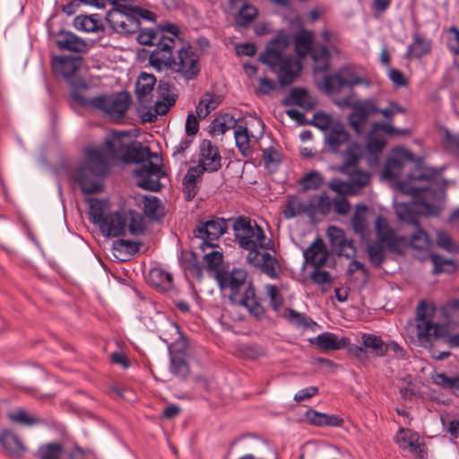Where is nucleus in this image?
Instances as JSON below:
<instances>
[{
  "label": "nucleus",
  "instance_id": "obj_8",
  "mask_svg": "<svg viewBox=\"0 0 459 459\" xmlns=\"http://www.w3.org/2000/svg\"><path fill=\"white\" fill-rule=\"evenodd\" d=\"M375 230L377 238L367 246V252L372 265L380 267L385 258L384 245L390 252L402 254L408 241L406 237L397 236L383 216L376 219Z\"/></svg>",
  "mask_w": 459,
  "mask_h": 459
},
{
  "label": "nucleus",
  "instance_id": "obj_47",
  "mask_svg": "<svg viewBox=\"0 0 459 459\" xmlns=\"http://www.w3.org/2000/svg\"><path fill=\"white\" fill-rule=\"evenodd\" d=\"M257 14V9L245 2V4L240 8L238 15L236 16V24L243 28L247 27Z\"/></svg>",
  "mask_w": 459,
  "mask_h": 459
},
{
  "label": "nucleus",
  "instance_id": "obj_27",
  "mask_svg": "<svg viewBox=\"0 0 459 459\" xmlns=\"http://www.w3.org/2000/svg\"><path fill=\"white\" fill-rule=\"evenodd\" d=\"M325 138L330 150L337 152L343 144L349 142L350 136L342 125L336 124L325 134Z\"/></svg>",
  "mask_w": 459,
  "mask_h": 459
},
{
  "label": "nucleus",
  "instance_id": "obj_52",
  "mask_svg": "<svg viewBox=\"0 0 459 459\" xmlns=\"http://www.w3.org/2000/svg\"><path fill=\"white\" fill-rule=\"evenodd\" d=\"M345 86L342 74L336 73L327 75L325 78V88L327 93L334 94L340 92Z\"/></svg>",
  "mask_w": 459,
  "mask_h": 459
},
{
  "label": "nucleus",
  "instance_id": "obj_34",
  "mask_svg": "<svg viewBox=\"0 0 459 459\" xmlns=\"http://www.w3.org/2000/svg\"><path fill=\"white\" fill-rule=\"evenodd\" d=\"M314 33L309 30H301L295 36V49L300 58L310 53L313 46Z\"/></svg>",
  "mask_w": 459,
  "mask_h": 459
},
{
  "label": "nucleus",
  "instance_id": "obj_18",
  "mask_svg": "<svg viewBox=\"0 0 459 459\" xmlns=\"http://www.w3.org/2000/svg\"><path fill=\"white\" fill-rule=\"evenodd\" d=\"M94 147H89L85 151V164L78 169V181L81 185L82 191L85 194H95L102 190V184L100 178L106 177L107 175H97L89 166L88 153L91 149Z\"/></svg>",
  "mask_w": 459,
  "mask_h": 459
},
{
  "label": "nucleus",
  "instance_id": "obj_12",
  "mask_svg": "<svg viewBox=\"0 0 459 459\" xmlns=\"http://www.w3.org/2000/svg\"><path fill=\"white\" fill-rule=\"evenodd\" d=\"M175 87L167 82L160 81L158 84L159 100L151 108L139 110L143 122H153L158 116L165 115L176 102Z\"/></svg>",
  "mask_w": 459,
  "mask_h": 459
},
{
  "label": "nucleus",
  "instance_id": "obj_58",
  "mask_svg": "<svg viewBox=\"0 0 459 459\" xmlns=\"http://www.w3.org/2000/svg\"><path fill=\"white\" fill-rule=\"evenodd\" d=\"M338 72L342 74V78L343 79V82L346 87L352 88L362 82V80L350 67H342L338 70Z\"/></svg>",
  "mask_w": 459,
  "mask_h": 459
},
{
  "label": "nucleus",
  "instance_id": "obj_1",
  "mask_svg": "<svg viewBox=\"0 0 459 459\" xmlns=\"http://www.w3.org/2000/svg\"><path fill=\"white\" fill-rule=\"evenodd\" d=\"M399 188L403 194L411 195L413 198L411 203H401L395 206L397 217L416 228L410 239L406 238L407 246L410 245L418 250H426L430 246V240L428 234L419 228V216L438 215L440 204L445 199V187L433 188L431 186L414 187L406 182H401Z\"/></svg>",
  "mask_w": 459,
  "mask_h": 459
},
{
  "label": "nucleus",
  "instance_id": "obj_2",
  "mask_svg": "<svg viewBox=\"0 0 459 459\" xmlns=\"http://www.w3.org/2000/svg\"><path fill=\"white\" fill-rule=\"evenodd\" d=\"M126 136V132L113 131L107 135L103 144L89 151V166L95 174L108 175L110 162L117 160L145 165L147 161H152V158L159 159L158 154L152 152L148 146L140 143L129 146L125 142Z\"/></svg>",
  "mask_w": 459,
  "mask_h": 459
},
{
  "label": "nucleus",
  "instance_id": "obj_25",
  "mask_svg": "<svg viewBox=\"0 0 459 459\" xmlns=\"http://www.w3.org/2000/svg\"><path fill=\"white\" fill-rule=\"evenodd\" d=\"M327 237L333 250L339 255H349L345 254L346 248L353 249L351 240H348L345 237V232L338 227L330 226L327 229Z\"/></svg>",
  "mask_w": 459,
  "mask_h": 459
},
{
  "label": "nucleus",
  "instance_id": "obj_51",
  "mask_svg": "<svg viewBox=\"0 0 459 459\" xmlns=\"http://www.w3.org/2000/svg\"><path fill=\"white\" fill-rule=\"evenodd\" d=\"M324 183V178L322 174L318 171H311L306 174L300 181L302 189L304 191L307 190H316L318 189Z\"/></svg>",
  "mask_w": 459,
  "mask_h": 459
},
{
  "label": "nucleus",
  "instance_id": "obj_21",
  "mask_svg": "<svg viewBox=\"0 0 459 459\" xmlns=\"http://www.w3.org/2000/svg\"><path fill=\"white\" fill-rule=\"evenodd\" d=\"M56 44L62 51L74 53H86L89 48V43L76 34L68 30H61L56 35Z\"/></svg>",
  "mask_w": 459,
  "mask_h": 459
},
{
  "label": "nucleus",
  "instance_id": "obj_56",
  "mask_svg": "<svg viewBox=\"0 0 459 459\" xmlns=\"http://www.w3.org/2000/svg\"><path fill=\"white\" fill-rule=\"evenodd\" d=\"M61 453L62 446L56 443L42 446L39 449L40 459H60Z\"/></svg>",
  "mask_w": 459,
  "mask_h": 459
},
{
  "label": "nucleus",
  "instance_id": "obj_39",
  "mask_svg": "<svg viewBox=\"0 0 459 459\" xmlns=\"http://www.w3.org/2000/svg\"><path fill=\"white\" fill-rule=\"evenodd\" d=\"M237 126V119L232 115L226 113L215 118L210 128L213 134L220 135L230 129H236Z\"/></svg>",
  "mask_w": 459,
  "mask_h": 459
},
{
  "label": "nucleus",
  "instance_id": "obj_28",
  "mask_svg": "<svg viewBox=\"0 0 459 459\" xmlns=\"http://www.w3.org/2000/svg\"><path fill=\"white\" fill-rule=\"evenodd\" d=\"M300 214H313L309 202H304L298 196H289L283 215L286 219H292Z\"/></svg>",
  "mask_w": 459,
  "mask_h": 459
},
{
  "label": "nucleus",
  "instance_id": "obj_14",
  "mask_svg": "<svg viewBox=\"0 0 459 459\" xmlns=\"http://www.w3.org/2000/svg\"><path fill=\"white\" fill-rule=\"evenodd\" d=\"M228 229L227 221L223 218L213 217L211 220L201 222L195 230V236L203 240L201 248L205 251V247L215 248L213 241L222 236Z\"/></svg>",
  "mask_w": 459,
  "mask_h": 459
},
{
  "label": "nucleus",
  "instance_id": "obj_20",
  "mask_svg": "<svg viewBox=\"0 0 459 459\" xmlns=\"http://www.w3.org/2000/svg\"><path fill=\"white\" fill-rule=\"evenodd\" d=\"M127 220L126 212H115L108 213L100 229L107 237H118L126 231Z\"/></svg>",
  "mask_w": 459,
  "mask_h": 459
},
{
  "label": "nucleus",
  "instance_id": "obj_7",
  "mask_svg": "<svg viewBox=\"0 0 459 459\" xmlns=\"http://www.w3.org/2000/svg\"><path fill=\"white\" fill-rule=\"evenodd\" d=\"M88 88L85 84L75 88L71 92V98L83 107H91L100 109L113 121L124 118L131 105V97L127 92L122 91L114 95H100L87 98L84 91Z\"/></svg>",
  "mask_w": 459,
  "mask_h": 459
},
{
  "label": "nucleus",
  "instance_id": "obj_15",
  "mask_svg": "<svg viewBox=\"0 0 459 459\" xmlns=\"http://www.w3.org/2000/svg\"><path fill=\"white\" fill-rule=\"evenodd\" d=\"M221 160L222 157L218 146L214 143L207 139L200 143L197 165L206 172L213 173L221 168Z\"/></svg>",
  "mask_w": 459,
  "mask_h": 459
},
{
  "label": "nucleus",
  "instance_id": "obj_54",
  "mask_svg": "<svg viewBox=\"0 0 459 459\" xmlns=\"http://www.w3.org/2000/svg\"><path fill=\"white\" fill-rule=\"evenodd\" d=\"M367 149L368 152L377 155L382 152L386 142L382 138L376 135V133L371 131L367 136Z\"/></svg>",
  "mask_w": 459,
  "mask_h": 459
},
{
  "label": "nucleus",
  "instance_id": "obj_17",
  "mask_svg": "<svg viewBox=\"0 0 459 459\" xmlns=\"http://www.w3.org/2000/svg\"><path fill=\"white\" fill-rule=\"evenodd\" d=\"M394 442L400 449L409 451L420 459L427 456L425 445L420 441V435L410 429L400 428L394 436Z\"/></svg>",
  "mask_w": 459,
  "mask_h": 459
},
{
  "label": "nucleus",
  "instance_id": "obj_40",
  "mask_svg": "<svg viewBox=\"0 0 459 459\" xmlns=\"http://www.w3.org/2000/svg\"><path fill=\"white\" fill-rule=\"evenodd\" d=\"M314 213L327 215L333 210V200L324 192L320 195H314L308 200Z\"/></svg>",
  "mask_w": 459,
  "mask_h": 459
},
{
  "label": "nucleus",
  "instance_id": "obj_63",
  "mask_svg": "<svg viewBox=\"0 0 459 459\" xmlns=\"http://www.w3.org/2000/svg\"><path fill=\"white\" fill-rule=\"evenodd\" d=\"M263 160L267 169L276 167L279 164L278 152L273 147L263 150Z\"/></svg>",
  "mask_w": 459,
  "mask_h": 459
},
{
  "label": "nucleus",
  "instance_id": "obj_29",
  "mask_svg": "<svg viewBox=\"0 0 459 459\" xmlns=\"http://www.w3.org/2000/svg\"><path fill=\"white\" fill-rule=\"evenodd\" d=\"M74 26L81 31L98 32L104 30L99 14H81L74 18Z\"/></svg>",
  "mask_w": 459,
  "mask_h": 459
},
{
  "label": "nucleus",
  "instance_id": "obj_61",
  "mask_svg": "<svg viewBox=\"0 0 459 459\" xmlns=\"http://www.w3.org/2000/svg\"><path fill=\"white\" fill-rule=\"evenodd\" d=\"M447 47L455 56H459V30L455 27L447 30Z\"/></svg>",
  "mask_w": 459,
  "mask_h": 459
},
{
  "label": "nucleus",
  "instance_id": "obj_11",
  "mask_svg": "<svg viewBox=\"0 0 459 459\" xmlns=\"http://www.w3.org/2000/svg\"><path fill=\"white\" fill-rule=\"evenodd\" d=\"M435 307L426 301H420L416 311V334L422 345H427L431 337L442 335L443 327L433 322Z\"/></svg>",
  "mask_w": 459,
  "mask_h": 459
},
{
  "label": "nucleus",
  "instance_id": "obj_48",
  "mask_svg": "<svg viewBox=\"0 0 459 459\" xmlns=\"http://www.w3.org/2000/svg\"><path fill=\"white\" fill-rule=\"evenodd\" d=\"M432 379L436 385L450 389L459 396V376L449 377L445 373H437Z\"/></svg>",
  "mask_w": 459,
  "mask_h": 459
},
{
  "label": "nucleus",
  "instance_id": "obj_59",
  "mask_svg": "<svg viewBox=\"0 0 459 459\" xmlns=\"http://www.w3.org/2000/svg\"><path fill=\"white\" fill-rule=\"evenodd\" d=\"M265 290L270 298V304L273 310L277 311L283 303L282 296L278 290V288L272 284H267L265 286Z\"/></svg>",
  "mask_w": 459,
  "mask_h": 459
},
{
  "label": "nucleus",
  "instance_id": "obj_62",
  "mask_svg": "<svg viewBox=\"0 0 459 459\" xmlns=\"http://www.w3.org/2000/svg\"><path fill=\"white\" fill-rule=\"evenodd\" d=\"M333 209L339 215H346L351 210V204L342 195L333 199Z\"/></svg>",
  "mask_w": 459,
  "mask_h": 459
},
{
  "label": "nucleus",
  "instance_id": "obj_22",
  "mask_svg": "<svg viewBox=\"0 0 459 459\" xmlns=\"http://www.w3.org/2000/svg\"><path fill=\"white\" fill-rule=\"evenodd\" d=\"M82 63V57L71 56H54L51 60L53 72L66 79L71 78L77 72Z\"/></svg>",
  "mask_w": 459,
  "mask_h": 459
},
{
  "label": "nucleus",
  "instance_id": "obj_16",
  "mask_svg": "<svg viewBox=\"0 0 459 459\" xmlns=\"http://www.w3.org/2000/svg\"><path fill=\"white\" fill-rule=\"evenodd\" d=\"M163 174L160 165L147 161L145 165H140L134 170L137 178V186L150 191H159L160 188V178Z\"/></svg>",
  "mask_w": 459,
  "mask_h": 459
},
{
  "label": "nucleus",
  "instance_id": "obj_3",
  "mask_svg": "<svg viewBox=\"0 0 459 459\" xmlns=\"http://www.w3.org/2000/svg\"><path fill=\"white\" fill-rule=\"evenodd\" d=\"M215 279L220 289L229 293L232 305L246 308L251 315L260 317L264 308L257 301L253 283L247 281V273L241 268L218 271Z\"/></svg>",
  "mask_w": 459,
  "mask_h": 459
},
{
  "label": "nucleus",
  "instance_id": "obj_35",
  "mask_svg": "<svg viewBox=\"0 0 459 459\" xmlns=\"http://www.w3.org/2000/svg\"><path fill=\"white\" fill-rule=\"evenodd\" d=\"M348 176V182L351 188V194H357L364 186H366L370 180V174L358 169H352L350 172H345Z\"/></svg>",
  "mask_w": 459,
  "mask_h": 459
},
{
  "label": "nucleus",
  "instance_id": "obj_55",
  "mask_svg": "<svg viewBox=\"0 0 459 459\" xmlns=\"http://www.w3.org/2000/svg\"><path fill=\"white\" fill-rule=\"evenodd\" d=\"M373 106L377 110L372 111L371 115L380 113L387 119H392L395 115L405 112V109L395 101H389L388 106L385 108H377L374 101Z\"/></svg>",
  "mask_w": 459,
  "mask_h": 459
},
{
  "label": "nucleus",
  "instance_id": "obj_10",
  "mask_svg": "<svg viewBox=\"0 0 459 459\" xmlns=\"http://www.w3.org/2000/svg\"><path fill=\"white\" fill-rule=\"evenodd\" d=\"M232 228L239 247L248 253H258L259 248L273 249V241L267 238L264 230L250 219L238 217L234 221Z\"/></svg>",
  "mask_w": 459,
  "mask_h": 459
},
{
  "label": "nucleus",
  "instance_id": "obj_13",
  "mask_svg": "<svg viewBox=\"0 0 459 459\" xmlns=\"http://www.w3.org/2000/svg\"><path fill=\"white\" fill-rule=\"evenodd\" d=\"M342 105L352 109L348 117L351 128L357 134H362L368 117L371 116L372 111L377 110L373 106V100H358L352 101L351 97H346L342 100Z\"/></svg>",
  "mask_w": 459,
  "mask_h": 459
},
{
  "label": "nucleus",
  "instance_id": "obj_50",
  "mask_svg": "<svg viewBox=\"0 0 459 459\" xmlns=\"http://www.w3.org/2000/svg\"><path fill=\"white\" fill-rule=\"evenodd\" d=\"M170 372L177 377L186 378L189 374V366L181 356L172 355L170 357Z\"/></svg>",
  "mask_w": 459,
  "mask_h": 459
},
{
  "label": "nucleus",
  "instance_id": "obj_33",
  "mask_svg": "<svg viewBox=\"0 0 459 459\" xmlns=\"http://www.w3.org/2000/svg\"><path fill=\"white\" fill-rule=\"evenodd\" d=\"M150 281L160 290H169L173 285V276L160 267H154L149 273Z\"/></svg>",
  "mask_w": 459,
  "mask_h": 459
},
{
  "label": "nucleus",
  "instance_id": "obj_46",
  "mask_svg": "<svg viewBox=\"0 0 459 459\" xmlns=\"http://www.w3.org/2000/svg\"><path fill=\"white\" fill-rule=\"evenodd\" d=\"M429 259L433 264V274H439L441 273H453L455 270V265L451 259L444 258L437 254H430Z\"/></svg>",
  "mask_w": 459,
  "mask_h": 459
},
{
  "label": "nucleus",
  "instance_id": "obj_41",
  "mask_svg": "<svg viewBox=\"0 0 459 459\" xmlns=\"http://www.w3.org/2000/svg\"><path fill=\"white\" fill-rule=\"evenodd\" d=\"M290 325L298 328L307 329L316 323L306 314L298 312L292 308H286L282 316Z\"/></svg>",
  "mask_w": 459,
  "mask_h": 459
},
{
  "label": "nucleus",
  "instance_id": "obj_26",
  "mask_svg": "<svg viewBox=\"0 0 459 459\" xmlns=\"http://www.w3.org/2000/svg\"><path fill=\"white\" fill-rule=\"evenodd\" d=\"M345 340L344 338L339 340L338 336L333 333L324 332L314 338H310L309 342L324 351H337L344 347Z\"/></svg>",
  "mask_w": 459,
  "mask_h": 459
},
{
  "label": "nucleus",
  "instance_id": "obj_57",
  "mask_svg": "<svg viewBox=\"0 0 459 459\" xmlns=\"http://www.w3.org/2000/svg\"><path fill=\"white\" fill-rule=\"evenodd\" d=\"M309 54L315 62L322 63V69L327 68L330 54L326 47L315 45Z\"/></svg>",
  "mask_w": 459,
  "mask_h": 459
},
{
  "label": "nucleus",
  "instance_id": "obj_49",
  "mask_svg": "<svg viewBox=\"0 0 459 459\" xmlns=\"http://www.w3.org/2000/svg\"><path fill=\"white\" fill-rule=\"evenodd\" d=\"M143 212L151 219H158L161 214L160 200L152 195L143 197Z\"/></svg>",
  "mask_w": 459,
  "mask_h": 459
},
{
  "label": "nucleus",
  "instance_id": "obj_9",
  "mask_svg": "<svg viewBox=\"0 0 459 459\" xmlns=\"http://www.w3.org/2000/svg\"><path fill=\"white\" fill-rule=\"evenodd\" d=\"M112 7L106 14L109 26L119 34H134L140 29V20L154 21L155 14L146 9L122 2H108Z\"/></svg>",
  "mask_w": 459,
  "mask_h": 459
},
{
  "label": "nucleus",
  "instance_id": "obj_42",
  "mask_svg": "<svg viewBox=\"0 0 459 459\" xmlns=\"http://www.w3.org/2000/svg\"><path fill=\"white\" fill-rule=\"evenodd\" d=\"M182 266L193 277L201 279L203 276V269L200 265L198 259L194 252L186 251L182 253L181 259Z\"/></svg>",
  "mask_w": 459,
  "mask_h": 459
},
{
  "label": "nucleus",
  "instance_id": "obj_23",
  "mask_svg": "<svg viewBox=\"0 0 459 459\" xmlns=\"http://www.w3.org/2000/svg\"><path fill=\"white\" fill-rule=\"evenodd\" d=\"M303 256L307 264H311L316 268L323 266L327 260V253L323 240L316 238L304 250Z\"/></svg>",
  "mask_w": 459,
  "mask_h": 459
},
{
  "label": "nucleus",
  "instance_id": "obj_19",
  "mask_svg": "<svg viewBox=\"0 0 459 459\" xmlns=\"http://www.w3.org/2000/svg\"><path fill=\"white\" fill-rule=\"evenodd\" d=\"M247 261L252 266L258 268L271 279H277L281 272L278 260L269 253H248Z\"/></svg>",
  "mask_w": 459,
  "mask_h": 459
},
{
  "label": "nucleus",
  "instance_id": "obj_30",
  "mask_svg": "<svg viewBox=\"0 0 459 459\" xmlns=\"http://www.w3.org/2000/svg\"><path fill=\"white\" fill-rule=\"evenodd\" d=\"M155 83L154 75L146 73L141 74L135 85V92L140 101H149Z\"/></svg>",
  "mask_w": 459,
  "mask_h": 459
},
{
  "label": "nucleus",
  "instance_id": "obj_24",
  "mask_svg": "<svg viewBox=\"0 0 459 459\" xmlns=\"http://www.w3.org/2000/svg\"><path fill=\"white\" fill-rule=\"evenodd\" d=\"M431 48V39L416 32L412 35V42L407 48L406 56L418 59L429 54Z\"/></svg>",
  "mask_w": 459,
  "mask_h": 459
},
{
  "label": "nucleus",
  "instance_id": "obj_31",
  "mask_svg": "<svg viewBox=\"0 0 459 459\" xmlns=\"http://www.w3.org/2000/svg\"><path fill=\"white\" fill-rule=\"evenodd\" d=\"M368 207L363 204L356 205L355 212L351 217V226L355 233L364 237L368 232V222L367 220Z\"/></svg>",
  "mask_w": 459,
  "mask_h": 459
},
{
  "label": "nucleus",
  "instance_id": "obj_6",
  "mask_svg": "<svg viewBox=\"0 0 459 459\" xmlns=\"http://www.w3.org/2000/svg\"><path fill=\"white\" fill-rule=\"evenodd\" d=\"M159 46V49L163 50V55L161 57H157L158 52H155L152 56L153 65L156 63L163 65L185 81H191L198 76L201 71L200 56L192 47L181 48L173 56L172 48L175 46L173 38L162 39Z\"/></svg>",
  "mask_w": 459,
  "mask_h": 459
},
{
  "label": "nucleus",
  "instance_id": "obj_4",
  "mask_svg": "<svg viewBox=\"0 0 459 459\" xmlns=\"http://www.w3.org/2000/svg\"><path fill=\"white\" fill-rule=\"evenodd\" d=\"M289 46V36L281 34L273 39L259 56V61L271 68L281 85L292 83L301 71L300 61L287 53Z\"/></svg>",
  "mask_w": 459,
  "mask_h": 459
},
{
  "label": "nucleus",
  "instance_id": "obj_53",
  "mask_svg": "<svg viewBox=\"0 0 459 459\" xmlns=\"http://www.w3.org/2000/svg\"><path fill=\"white\" fill-rule=\"evenodd\" d=\"M205 268L208 271L215 272L221 271L219 269L222 264L223 255L221 251L212 248V250L206 253L204 256Z\"/></svg>",
  "mask_w": 459,
  "mask_h": 459
},
{
  "label": "nucleus",
  "instance_id": "obj_45",
  "mask_svg": "<svg viewBox=\"0 0 459 459\" xmlns=\"http://www.w3.org/2000/svg\"><path fill=\"white\" fill-rule=\"evenodd\" d=\"M127 227L130 235L138 237L143 234L145 230V225L143 218L141 214L136 212L130 211L126 212Z\"/></svg>",
  "mask_w": 459,
  "mask_h": 459
},
{
  "label": "nucleus",
  "instance_id": "obj_64",
  "mask_svg": "<svg viewBox=\"0 0 459 459\" xmlns=\"http://www.w3.org/2000/svg\"><path fill=\"white\" fill-rule=\"evenodd\" d=\"M333 124V118L331 117V116L327 115V114H325V113H316L315 114L314 116V125L322 129V130H326V129H331L333 126H332Z\"/></svg>",
  "mask_w": 459,
  "mask_h": 459
},
{
  "label": "nucleus",
  "instance_id": "obj_32",
  "mask_svg": "<svg viewBox=\"0 0 459 459\" xmlns=\"http://www.w3.org/2000/svg\"><path fill=\"white\" fill-rule=\"evenodd\" d=\"M168 38L167 36L161 34H157L153 30L144 29L142 30L138 36L137 40L141 45H151L155 46V48L153 49L152 55H151V63L152 64V56L157 51V57H161V55H163V50L159 49V44L161 41L162 39Z\"/></svg>",
  "mask_w": 459,
  "mask_h": 459
},
{
  "label": "nucleus",
  "instance_id": "obj_38",
  "mask_svg": "<svg viewBox=\"0 0 459 459\" xmlns=\"http://www.w3.org/2000/svg\"><path fill=\"white\" fill-rule=\"evenodd\" d=\"M0 442L6 451L13 455H20L25 450V446L21 439L9 430L2 433Z\"/></svg>",
  "mask_w": 459,
  "mask_h": 459
},
{
  "label": "nucleus",
  "instance_id": "obj_60",
  "mask_svg": "<svg viewBox=\"0 0 459 459\" xmlns=\"http://www.w3.org/2000/svg\"><path fill=\"white\" fill-rule=\"evenodd\" d=\"M437 244L439 247L450 252L454 253L457 251L456 245L453 242L450 236L445 231H437Z\"/></svg>",
  "mask_w": 459,
  "mask_h": 459
},
{
  "label": "nucleus",
  "instance_id": "obj_36",
  "mask_svg": "<svg viewBox=\"0 0 459 459\" xmlns=\"http://www.w3.org/2000/svg\"><path fill=\"white\" fill-rule=\"evenodd\" d=\"M360 155V149L358 144L352 143L349 144L343 152V164L337 168L340 173L350 172L352 169H357L356 164Z\"/></svg>",
  "mask_w": 459,
  "mask_h": 459
},
{
  "label": "nucleus",
  "instance_id": "obj_5",
  "mask_svg": "<svg viewBox=\"0 0 459 459\" xmlns=\"http://www.w3.org/2000/svg\"><path fill=\"white\" fill-rule=\"evenodd\" d=\"M407 166H411L408 174L409 181L403 180L397 183V188L402 193L403 192L399 188L401 182H406L413 186L411 181L426 180L431 184L436 178L435 169L426 167L421 158H416L411 152L403 148L393 149L381 172V178L388 180L395 179L402 175L403 169ZM414 187L416 186H414Z\"/></svg>",
  "mask_w": 459,
  "mask_h": 459
},
{
  "label": "nucleus",
  "instance_id": "obj_43",
  "mask_svg": "<svg viewBox=\"0 0 459 459\" xmlns=\"http://www.w3.org/2000/svg\"><path fill=\"white\" fill-rule=\"evenodd\" d=\"M107 201L91 199L90 201L89 217L93 224L100 226L106 216Z\"/></svg>",
  "mask_w": 459,
  "mask_h": 459
},
{
  "label": "nucleus",
  "instance_id": "obj_44",
  "mask_svg": "<svg viewBox=\"0 0 459 459\" xmlns=\"http://www.w3.org/2000/svg\"><path fill=\"white\" fill-rule=\"evenodd\" d=\"M236 146L243 156L247 157L250 151V134L247 127L238 126L234 131Z\"/></svg>",
  "mask_w": 459,
  "mask_h": 459
},
{
  "label": "nucleus",
  "instance_id": "obj_37",
  "mask_svg": "<svg viewBox=\"0 0 459 459\" xmlns=\"http://www.w3.org/2000/svg\"><path fill=\"white\" fill-rule=\"evenodd\" d=\"M361 343L365 349H369L375 356L383 357L386 354L385 342L380 336L372 333H363L361 335Z\"/></svg>",
  "mask_w": 459,
  "mask_h": 459
}]
</instances>
